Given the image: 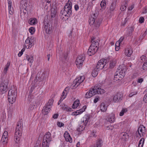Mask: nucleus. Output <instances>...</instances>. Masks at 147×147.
I'll return each instance as SVG.
<instances>
[{"label": "nucleus", "instance_id": "19", "mask_svg": "<svg viewBox=\"0 0 147 147\" xmlns=\"http://www.w3.org/2000/svg\"><path fill=\"white\" fill-rule=\"evenodd\" d=\"M145 127L142 125H141L138 128V131L139 134L140 136L143 135V134H144L145 132Z\"/></svg>", "mask_w": 147, "mask_h": 147}, {"label": "nucleus", "instance_id": "21", "mask_svg": "<svg viewBox=\"0 0 147 147\" xmlns=\"http://www.w3.org/2000/svg\"><path fill=\"white\" fill-rule=\"evenodd\" d=\"M64 137L65 140L67 142H69L70 143L72 142V140L69 134L67 131H65L64 134Z\"/></svg>", "mask_w": 147, "mask_h": 147}, {"label": "nucleus", "instance_id": "11", "mask_svg": "<svg viewBox=\"0 0 147 147\" xmlns=\"http://www.w3.org/2000/svg\"><path fill=\"white\" fill-rule=\"evenodd\" d=\"M107 62V61L106 59H102L100 60L96 66V69L100 70L105 67L106 65Z\"/></svg>", "mask_w": 147, "mask_h": 147}, {"label": "nucleus", "instance_id": "26", "mask_svg": "<svg viewBox=\"0 0 147 147\" xmlns=\"http://www.w3.org/2000/svg\"><path fill=\"white\" fill-rule=\"evenodd\" d=\"M126 70L125 68L124 67V68H123L122 69L121 68V69H119L117 70L116 72L119 71L120 73L119 75L121 76V78L123 77L125 75V73Z\"/></svg>", "mask_w": 147, "mask_h": 147}, {"label": "nucleus", "instance_id": "6", "mask_svg": "<svg viewBox=\"0 0 147 147\" xmlns=\"http://www.w3.org/2000/svg\"><path fill=\"white\" fill-rule=\"evenodd\" d=\"M90 118L89 115H85L83 118V120L81 122L83 123V125H80L77 128V130L79 132H80L83 131L85 129V126L86 125Z\"/></svg>", "mask_w": 147, "mask_h": 147}, {"label": "nucleus", "instance_id": "22", "mask_svg": "<svg viewBox=\"0 0 147 147\" xmlns=\"http://www.w3.org/2000/svg\"><path fill=\"white\" fill-rule=\"evenodd\" d=\"M107 120L111 123H113L115 121V115L113 113L110 114L107 119Z\"/></svg>", "mask_w": 147, "mask_h": 147}, {"label": "nucleus", "instance_id": "57", "mask_svg": "<svg viewBox=\"0 0 147 147\" xmlns=\"http://www.w3.org/2000/svg\"><path fill=\"white\" fill-rule=\"evenodd\" d=\"M127 21V18H125L124 21L122 23L121 25L122 26H124Z\"/></svg>", "mask_w": 147, "mask_h": 147}, {"label": "nucleus", "instance_id": "47", "mask_svg": "<svg viewBox=\"0 0 147 147\" xmlns=\"http://www.w3.org/2000/svg\"><path fill=\"white\" fill-rule=\"evenodd\" d=\"M124 4H123L121 5V6L120 7V9L121 11H123L125 10L127 7H125V6L124 5Z\"/></svg>", "mask_w": 147, "mask_h": 147}, {"label": "nucleus", "instance_id": "13", "mask_svg": "<svg viewBox=\"0 0 147 147\" xmlns=\"http://www.w3.org/2000/svg\"><path fill=\"white\" fill-rule=\"evenodd\" d=\"M93 88L94 89V91L95 93V95L96 94H102L105 92V90L102 89L100 87L98 86H95Z\"/></svg>", "mask_w": 147, "mask_h": 147}, {"label": "nucleus", "instance_id": "24", "mask_svg": "<svg viewBox=\"0 0 147 147\" xmlns=\"http://www.w3.org/2000/svg\"><path fill=\"white\" fill-rule=\"evenodd\" d=\"M43 3V6L44 7V8L46 10H48L51 8V4L50 1H46L45 2H42Z\"/></svg>", "mask_w": 147, "mask_h": 147}, {"label": "nucleus", "instance_id": "52", "mask_svg": "<svg viewBox=\"0 0 147 147\" xmlns=\"http://www.w3.org/2000/svg\"><path fill=\"white\" fill-rule=\"evenodd\" d=\"M80 114L79 112L78 111H75L72 113L71 115H77Z\"/></svg>", "mask_w": 147, "mask_h": 147}, {"label": "nucleus", "instance_id": "32", "mask_svg": "<svg viewBox=\"0 0 147 147\" xmlns=\"http://www.w3.org/2000/svg\"><path fill=\"white\" fill-rule=\"evenodd\" d=\"M80 103V101L79 100H76L74 102L72 105V107L73 109H75L78 106Z\"/></svg>", "mask_w": 147, "mask_h": 147}, {"label": "nucleus", "instance_id": "35", "mask_svg": "<svg viewBox=\"0 0 147 147\" xmlns=\"http://www.w3.org/2000/svg\"><path fill=\"white\" fill-rule=\"evenodd\" d=\"M97 147H101L102 145V141L100 139L98 140L96 142V145Z\"/></svg>", "mask_w": 147, "mask_h": 147}, {"label": "nucleus", "instance_id": "60", "mask_svg": "<svg viewBox=\"0 0 147 147\" xmlns=\"http://www.w3.org/2000/svg\"><path fill=\"white\" fill-rule=\"evenodd\" d=\"M134 7V5H131L128 8V9L129 10H131Z\"/></svg>", "mask_w": 147, "mask_h": 147}, {"label": "nucleus", "instance_id": "18", "mask_svg": "<svg viewBox=\"0 0 147 147\" xmlns=\"http://www.w3.org/2000/svg\"><path fill=\"white\" fill-rule=\"evenodd\" d=\"M133 53V51L131 47L130 46L127 47L125 50V55L128 57H130Z\"/></svg>", "mask_w": 147, "mask_h": 147}, {"label": "nucleus", "instance_id": "2", "mask_svg": "<svg viewBox=\"0 0 147 147\" xmlns=\"http://www.w3.org/2000/svg\"><path fill=\"white\" fill-rule=\"evenodd\" d=\"M71 8L72 3L69 0L67 3H66L63 11H61L63 18H64V16L67 18L70 16L72 12ZM67 18V19L68 18Z\"/></svg>", "mask_w": 147, "mask_h": 147}, {"label": "nucleus", "instance_id": "36", "mask_svg": "<svg viewBox=\"0 0 147 147\" xmlns=\"http://www.w3.org/2000/svg\"><path fill=\"white\" fill-rule=\"evenodd\" d=\"M26 59L30 63H32L33 61V58L32 56H27Z\"/></svg>", "mask_w": 147, "mask_h": 147}, {"label": "nucleus", "instance_id": "63", "mask_svg": "<svg viewBox=\"0 0 147 147\" xmlns=\"http://www.w3.org/2000/svg\"><path fill=\"white\" fill-rule=\"evenodd\" d=\"M69 89V87H67L65 88V90L63 91H64L65 92V91L66 92H67V93L68 92Z\"/></svg>", "mask_w": 147, "mask_h": 147}, {"label": "nucleus", "instance_id": "50", "mask_svg": "<svg viewBox=\"0 0 147 147\" xmlns=\"http://www.w3.org/2000/svg\"><path fill=\"white\" fill-rule=\"evenodd\" d=\"M137 93V91H135L131 93L129 95V97H131L132 96H133L136 94Z\"/></svg>", "mask_w": 147, "mask_h": 147}, {"label": "nucleus", "instance_id": "45", "mask_svg": "<svg viewBox=\"0 0 147 147\" xmlns=\"http://www.w3.org/2000/svg\"><path fill=\"white\" fill-rule=\"evenodd\" d=\"M127 111V109H123L121 111L119 115L121 116H123L125 113Z\"/></svg>", "mask_w": 147, "mask_h": 147}, {"label": "nucleus", "instance_id": "51", "mask_svg": "<svg viewBox=\"0 0 147 147\" xmlns=\"http://www.w3.org/2000/svg\"><path fill=\"white\" fill-rule=\"evenodd\" d=\"M34 107H35L34 105H31L30 106V107L29 108L28 110L29 111L32 110L34 109Z\"/></svg>", "mask_w": 147, "mask_h": 147}, {"label": "nucleus", "instance_id": "15", "mask_svg": "<svg viewBox=\"0 0 147 147\" xmlns=\"http://www.w3.org/2000/svg\"><path fill=\"white\" fill-rule=\"evenodd\" d=\"M122 95L120 93H117L113 97V101L114 102H118L121 99Z\"/></svg>", "mask_w": 147, "mask_h": 147}, {"label": "nucleus", "instance_id": "3", "mask_svg": "<svg viewBox=\"0 0 147 147\" xmlns=\"http://www.w3.org/2000/svg\"><path fill=\"white\" fill-rule=\"evenodd\" d=\"M17 97V92L15 88H10L9 91L8 95V100L9 103L11 104L14 103Z\"/></svg>", "mask_w": 147, "mask_h": 147}, {"label": "nucleus", "instance_id": "27", "mask_svg": "<svg viewBox=\"0 0 147 147\" xmlns=\"http://www.w3.org/2000/svg\"><path fill=\"white\" fill-rule=\"evenodd\" d=\"M107 106L105 103L103 102L101 103L100 105V110L102 112H105L107 109Z\"/></svg>", "mask_w": 147, "mask_h": 147}, {"label": "nucleus", "instance_id": "25", "mask_svg": "<svg viewBox=\"0 0 147 147\" xmlns=\"http://www.w3.org/2000/svg\"><path fill=\"white\" fill-rule=\"evenodd\" d=\"M8 1V9H9V13L11 15H12L13 14L14 11L13 8L12 7V4L11 3V2L9 1Z\"/></svg>", "mask_w": 147, "mask_h": 147}, {"label": "nucleus", "instance_id": "37", "mask_svg": "<svg viewBox=\"0 0 147 147\" xmlns=\"http://www.w3.org/2000/svg\"><path fill=\"white\" fill-rule=\"evenodd\" d=\"M101 7L102 9H105L106 7V3L105 0H102L100 4Z\"/></svg>", "mask_w": 147, "mask_h": 147}, {"label": "nucleus", "instance_id": "8", "mask_svg": "<svg viewBox=\"0 0 147 147\" xmlns=\"http://www.w3.org/2000/svg\"><path fill=\"white\" fill-rule=\"evenodd\" d=\"M34 38L33 37H28L26 40L25 47L27 49L31 48L34 45Z\"/></svg>", "mask_w": 147, "mask_h": 147}, {"label": "nucleus", "instance_id": "20", "mask_svg": "<svg viewBox=\"0 0 147 147\" xmlns=\"http://www.w3.org/2000/svg\"><path fill=\"white\" fill-rule=\"evenodd\" d=\"M92 44L90 46H92L94 48H98V46L99 45L98 42L95 40L94 37H92L91 41Z\"/></svg>", "mask_w": 147, "mask_h": 147}, {"label": "nucleus", "instance_id": "28", "mask_svg": "<svg viewBox=\"0 0 147 147\" xmlns=\"http://www.w3.org/2000/svg\"><path fill=\"white\" fill-rule=\"evenodd\" d=\"M28 23L31 25L35 24L37 23L36 20L35 18H31L29 19Z\"/></svg>", "mask_w": 147, "mask_h": 147}, {"label": "nucleus", "instance_id": "46", "mask_svg": "<svg viewBox=\"0 0 147 147\" xmlns=\"http://www.w3.org/2000/svg\"><path fill=\"white\" fill-rule=\"evenodd\" d=\"M134 30V28L133 27L131 26V27H130L128 28V30L129 31V35H130V34H131L132 32Z\"/></svg>", "mask_w": 147, "mask_h": 147}, {"label": "nucleus", "instance_id": "9", "mask_svg": "<svg viewBox=\"0 0 147 147\" xmlns=\"http://www.w3.org/2000/svg\"><path fill=\"white\" fill-rule=\"evenodd\" d=\"M84 59L85 57L83 55L78 56L77 57L76 63L79 68L82 67Z\"/></svg>", "mask_w": 147, "mask_h": 147}, {"label": "nucleus", "instance_id": "62", "mask_svg": "<svg viewBox=\"0 0 147 147\" xmlns=\"http://www.w3.org/2000/svg\"><path fill=\"white\" fill-rule=\"evenodd\" d=\"M74 8L77 11L79 9V6L78 5H75L74 6Z\"/></svg>", "mask_w": 147, "mask_h": 147}, {"label": "nucleus", "instance_id": "29", "mask_svg": "<svg viewBox=\"0 0 147 147\" xmlns=\"http://www.w3.org/2000/svg\"><path fill=\"white\" fill-rule=\"evenodd\" d=\"M122 139H123L125 141H126V139L128 138V135L127 133L126 132H123L120 135Z\"/></svg>", "mask_w": 147, "mask_h": 147}, {"label": "nucleus", "instance_id": "38", "mask_svg": "<svg viewBox=\"0 0 147 147\" xmlns=\"http://www.w3.org/2000/svg\"><path fill=\"white\" fill-rule=\"evenodd\" d=\"M144 139L143 138H142L140 140L138 146L139 147H142L144 142Z\"/></svg>", "mask_w": 147, "mask_h": 147}, {"label": "nucleus", "instance_id": "42", "mask_svg": "<svg viewBox=\"0 0 147 147\" xmlns=\"http://www.w3.org/2000/svg\"><path fill=\"white\" fill-rule=\"evenodd\" d=\"M67 93V92H65L64 91H63L62 93V95L61 96L60 98L61 99L63 100L66 97Z\"/></svg>", "mask_w": 147, "mask_h": 147}, {"label": "nucleus", "instance_id": "61", "mask_svg": "<svg viewBox=\"0 0 147 147\" xmlns=\"http://www.w3.org/2000/svg\"><path fill=\"white\" fill-rule=\"evenodd\" d=\"M146 56L144 55L142 56L140 58L141 60L142 61H144L145 60V58H146Z\"/></svg>", "mask_w": 147, "mask_h": 147}, {"label": "nucleus", "instance_id": "23", "mask_svg": "<svg viewBox=\"0 0 147 147\" xmlns=\"http://www.w3.org/2000/svg\"><path fill=\"white\" fill-rule=\"evenodd\" d=\"M51 134L49 132H47L44 137L43 139L44 140H46L48 142H50L51 141Z\"/></svg>", "mask_w": 147, "mask_h": 147}, {"label": "nucleus", "instance_id": "10", "mask_svg": "<svg viewBox=\"0 0 147 147\" xmlns=\"http://www.w3.org/2000/svg\"><path fill=\"white\" fill-rule=\"evenodd\" d=\"M85 78V77L84 76H81L76 78L73 82V87L75 88L77 87L84 81Z\"/></svg>", "mask_w": 147, "mask_h": 147}, {"label": "nucleus", "instance_id": "48", "mask_svg": "<svg viewBox=\"0 0 147 147\" xmlns=\"http://www.w3.org/2000/svg\"><path fill=\"white\" fill-rule=\"evenodd\" d=\"M144 18L143 17H141L139 18V21L140 23H142L144 22Z\"/></svg>", "mask_w": 147, "mask_h": 147}, {"label": "nucleus", "instance_id": "49", "mask_svg": "<svg viewBox=\"0 0 147 147\" xmlns=\"http://www.w3.org/2000/svg\"><path fill=\"white\" fill-rule=\"evenodd\" d=\"M64 110L67 111H72V109L71 108L65 107L64 108Z\"/></svg>", "mask_w": 147, "mask_h": 147}, {"label": "nucleus", "instance_id": "1", "mask_svg": "<svg viewBox=\"0 0 147 147\" xmlns=\"http://www.w3.org/2000/svg\"><path fill=\"white\" fill-rule=\"evenodd\" d=\"M23 127L22 119H20L17 123L15 133V140L16 143H18L21 139L22 135Z\"/></svg>", "mask_w": 147, "mask_h": 147}, {"label": "nucleus", "instance_id": "41", "mask_svg": "<svg viewBox=\"0 0 147 147\" xmlns=\"http://www.w3.org/2000/svg\"><path fill=\"white\" fill-rule=\"evenodd\" d=\"M56 11L54 9H51V16L52 18L54 17L55 15Z\"/></svg>", "mask_w": 147, "mask_h": 147}, {"label": "nucleus", "instance_id": "55", "mask_svg": "<svg viewBox=\"0 0 147 147\" xmlns=\"http://www.w3.org/2000/svg\"><path fill=\"white\" fill-rule=\"evenodd\" d=\"M143 100L145 102L147 103V93L144 96Z\"/></svg>", "mask_w": 147, "mask_h": 147}, {"label": "nucleus", "instance_id": "30", "mask_svg": "<svg viewBox=\"0 0 147 147\" xmlns=\"http://www.w3.org/2000/svg\"><path fill=\"white\" fill-rule=\"evenodd\" d=\"M99 69H97L96 68H95L92 71V76L94 77L96 76L98 73V71Z\"/></svg>", "mask_w": 147, "mask_h": 147}, {"label": "nucleus", "instance_id": "54", "mask_svg": "<svg viewBox=\"0 0 147 147\" xmlns=\"http://www.w3.org/2000/svg\"><path fill=\"white\" fill-rule=\"evenodd\" d=\"M95 133L96 132L94 131H92V132H91V136L94 137H96V136L95 134Z\"/></svg>", "mask_w": 147, "mask_h": 147}, {"label": "nucleus", "instance_id": "40", "mask_svg": "<svg viewBox=\"0 0 147 147\" xmlns=\"http://www.w3.org/2000/svg\"><path fill=\"white\" fill-rule=\"evenodd\" d=\"M86 105L84 106L81 109L78 110V111L79 112V114H80L82 113L86 109Z\"/></svg>", "mask_w": 147, "mask_h": 147}, {"label": "nucleus", "instance_id": "43", "mask_svg": "<svg viewBox=\"0 0 147 147\" xmlns=\"http://www.w3.org/2000/svg\"><path fill=\"white\" fill-rule=\"evenodd\" d=\"M115 8V3H112L110 7V10L113 11Z\"/></svg>", "mask_w": 147, "mask_h": 147}, {"label": "nucleus", "instance_id": "5", "mask_svg": "<svg viewBox=\"0 0 147 147\" xmlns=\"http://www.w3.org/2000/svg\"><path fill=\"white\" fill-rule=\"evenodd\" d=\"M9 80L5 79L0 85V94H3L5 93L8 90Z\"/></svg>", "mask_w": 147, "mask_h": 147}, {"label": "nucleus", "instance_id": "4", "mask_svg": "<svg viewBox=\"0 0 147 147\" xmlns=\"http://www.w3.org/2000/svg\"><path fill=\"white\" fill-rule=\"evenodd\" d=\"M95 18L94 16V14L93 16L90 18L89 19V23L90 25H93L94 26V28L97 30L98 29L100 24L102 22V20H96L95 21Z\"/></svg>", "mask_w": 147, "mask_h": 147}, {"label": "nucleus", "instance_id": "33", "mask_svg": "<svg viewBox=\"0 0 147 147\" xmlns=\"http://www.w3.org/2000/svg\"><path fill=\"white\" fill-rule=\"evenodd\" d=\"M119 71L116 72L114 76V80H116V81L117 80H120V79L119 78H121V76L119 75H119V74H120V73H119Z\"/></svg>", "mask_w": 147, "mask_h": 147}, {"label": "nucleus", "instance_id": "59", "mask_svg": "<svg viewBox=\"0 0 147 147\" xmlns=\"http://www.w3.org/2000/svg\"><path fill=\"white\" fill-rule=\"evenodd\" d=\"M99 98V97H96V98L94 99V103H96L98 100Z\"/></svg>", "mask_w": 147, "mask_h": 147}, {"label": "nucleus", "instance_id": "34", "mask_svg": "<svg viewBox=\"0 0 147 147\" xmlns=\"http://www.w3.org/2000/svg\"><path fill=\"white\" fill-rule=\"evenodd\" d=\"M116 63L115 60H111L109 63V67L112 68H113L115 65Z\"/></svg>", "mask_w": 147, "mask_h": 147}, {"label": "nucleus", "instance_id": "64", "mask_svg": "<svg viewBox=\"0 0 147 147\" xmlns=\"http://www.w3.org/2000/svg\"><path fill=\"white\" fill-rule=\"evenodd\" d=\"M58 115L57 114H55L53 116V117L54 119H56L57 118Z\"/></svg>", "mask_w": 147, "mask_h": 147}, {"label": "nucleus", "instance_id": "14", "mask_svg": "<svg viewBox=\"0 0 147 147\" xmlns=\"http://www.w3.org/2000/svg\"><path fill=\"white\" fill-rule=\"evenodd\" d=\"M94 95H95V93L94 91V89L93 88H91L86 94L85 97L86 98H89Z\"/></svg>", "mask_w": 147, "mask_h": 147}, {"label": "nucleus", "instance_id": "53", "mask_svg": "<svg viewBox=\"0 0 147 147\" xmlns=\"http://www.w3.org/2000/svg\"><path fill=\"white\" fill-rule=\"evenodd\" d=\"M143 67L144 69H147V62L144 63L143 65Z\"/></svg>", "mask_w": 147, "mask_h": 147}, {"label": "nucleus", "instance_id": "56", "mask_svg": "<svg viewBox=\"0 0 147 147\" xmlns=\"http://www.w3.org/2000/svg\"><path fill=\"white\" fill-rule=\"evenodd\" d=\"M58 126L60 127H61L64 125L63 123L61 122H58L57 124Z\"/></svg>", "mask_w": 147, "mask_h": 147}, {"label": "nucleus", "instance_id": "7", "mask_svg": "<svg viewBox=\"0 0 147 147\" xmlns=\"http://www.w3.org/2000/svg\"><path fill=\"white\" fill-rule=\"evenodd\" d=\"M53 99L49 100L42 110V112L43 114L46 115L51 110V106L53 104Z\"/></svg>", "mask_w": 147, "mask_h": 147}, {"label": "nucleus", "instance_id": "17", "mask_svg": "<svg viewBox=\"0 0 147 147\" xmlns=\"http://www.w3.org/2000/svg\"><path fill=\"white\" fill-rule=\"evenodd\" d=\"M44 29L46 33L48 34L50 31H51L52 29V26L50 27V25L47 22H44Z\"/></svg>", "mask_w": 147, "mask_h": 147}, {"label": "nucleus", "instance_id": "31", "mask_svg": "<svg viewBox=\"0 0 147 147\" xmlns=\"http://www.w3.org/2000/svg\"><path fill=\"white\" fill-rule=\"evenodd\" d=\"M50 143V142H48L47 141L43 140L42 143V147H49Z\"/></svg>", "mask_w": 147, "mask_h": 147}, {"label": "nucleus", "instance_id": "44", "mask_svg": "<svg viewBox=\"0 0 147 147\" xmlns=\"http://www.w3.org/2000/svg\"><path fill=\"white\" fill-rule=\"evenodd\" d=\"M29 31L31 34H32L34 33L35 30L34 28L32 27L29 29Z\"/></svg>", "mask_w": 147, "mask_h": 147}, {"label": "nucleus", "instance_id": "12", "mask_svg": "<svg viewBox=\"0 0 147 147\" xmlns=\"http://www.w3.org/2000/svg\"><path fill=\"white\" fill-rule=\"evenodd\" d=\"M8 132L6 131H4L2 135L0 143L3 145L6 144L8 140Z\"/></svg>", "mask_w": 147, "mask_h": 147}, {"label": "nucleus", "instance_id": "39", "mask_svg": "<svg viewBox=\"0 0 147 147\" xmlns=\"http://www.w3.org/2000/svg\"><path fill=\"white\" fill-rule=\"evenodd\" d=\"M9 65L10 63L9 62H8L5 65L3 71L4 73H7L8 69L9 68Z\"/></svg>", "mask_w": 147, "mask_h": 147}, {"label": "nucleus", "instance_id": "58", "mask_svg": "<svg viewBox=\"0 0 147 147\" xmlns=\"http://www.w3.org/2000/svg\"><path fill=\"white\" fill-rule=\"evenodd\" d=\"M143 79L142 78H139L137 80V83L141 84L143 81Z\"/></svg>", "mask_w": 147, "mask_h": 147}, {"label": "nucleus", "instance_id": "16", "mask_svg": "<svg viewBox=\"0 0 147 147\" xmlns=\"http://www.w3.org/2000/svg\"><path fill=\"white\" fill-rule=\"evenodd\" d=\"M92 47V46H90L88 49V53L89 56L94 55L98 49V48H94Z\"/></svg>", "mask_w": 147, "mask_h": 147}]
</instances>
